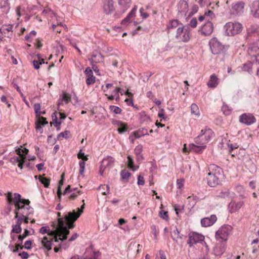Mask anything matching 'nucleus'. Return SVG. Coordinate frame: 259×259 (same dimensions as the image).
I'll return each mask as SVG.
<instances>
[{
	"instance_id": "12",
	"label": "nucleus",
	"mask_w": 259,
	"mask_h": 259,
	"mask_svg": "<svg viewBox=\"0 0 259 259\" xmlns=\"http://www.w3.org/2000/svg\"><path fill=\"white\" fill-rule=\"evenodd\" d=\"M204 240V236L196 232L190 233L189 235V239L187 243L189 244L190 247L194 244L200 243Z\"/></svg>"
},
{
	"instance_id": "52",
	"label": "nucleus",
	"mask_w": 259,
	"mask_h": 259,
	"mask_svg": "<svg viewBox=\"0 0 259 259\" xmlns=\"http://www.w3.org/2000/svg\"><path fill=\"white\" fill-rule=\"evenodd\" d=\"M204 16L205 17H209L210 19H212L215 17V15L213 11L208 10L204 13Z\"/></svg>"
},
{
	"instance_id": "44",
	"label": "nucleus",
	"mask_w": 259,
	"mask_h": 259,
	"mask_svg": "<svg viewBox=\"0 0 259 259\" xmlns=\"http://www.w3.org/2000/svg\"><path fill=\"white\" fill-rule=\"evenodd\" d=\"M30 232L27 229H24V232L22 235H19L18 236V241L22 242L23 239H24L27 236L29 235Z\"/></svg>"
},
{
	"instance_id": "55",
	"label": "nucleus",
	"mask_w": 259,
	"mask_h": 259,
	"mask_svg": "<svg viewBox=\"0 0 259 259\" xmlns=\"http://www.w3.org/2000/svg\"><path fill=\"white\" fill-rule=\"evenodd\" d=\"M225 247L224 246H222L221 247H215V251L217 255H221L223 253V252L225 251Z\"/></svg>"
},
{
	"instance_id": "60",
	"label": "nucleus",
	"mask_w": 259,
	"mask_h": 259,
	"mask_svg": "<svg viewBox=\"0 0 259 259\" xmlns=\"http://www.w3.org/2000/svg\"><path fill=\"white\" fill-rule=\"evenodd\" d=\"M197 25V21L195 18L192 19L190 22V26L192 28H195Z\"/></svg>"
},
{
	"instance_id": "7",
	"label": "nucleus",
	"mask_w": 259,
	"mask_h": 259,
	"mask_svg": "<svg viewBox=\"0 0 259 259\" xmlns=\"http://www.w3.org/2000/svg\"><path fill=\"white\" fill-rule=\"evenodd\" d=\"M102 10L103 14L107 16L113 15L114 17L116 18L121 15H116L117 10H116L115 3L114 0H103L102 5Z\"/></svg>"
},
{
	"instance_id": "36",
	"label": "nucleus",
	"mask_w": 259,
	"mask_h": 259,
	"mask_svg": "<svg viewBox=\"0 0 259 259\" xmlns=\"http://www.w3.org/2000/svg\"><path fill=\"white\" fill-rule=\"evenodd\" d=\"M171 237L174 240L177 241L178 239H182L183 235H181L177 228L171 232Z\"/></svg>"
},
{
	"instance_id": "9",
	"label": "nucleus",
	"mask_w": 259,
	"mask_h": 259,
	"mask_svg": "<svg viewBox=\"0 0 259 259\" xmlns=\"http://www.w3.org/2000/svg\"><path fill=\"white\" fill-rule=\"evenodd\" d=\"M225 33L228 36H233L240 33L242 30V25L240 23L229 22L224 26Z\"/></svg>"
},
{
	"instance_id": "35",
	"label": "nucleus",
	"mask_w": 259,
	"mask_h": 259,
	"mask_svg": "<svg viewBox=\"0 0 259 259\" xmlns=\"http://www.w3.org/2000/svg\"><path fill=\"white\" fill-rule=\"evenodd\" d=\"M127 166L129 168H131L133 171L137 170L138 168H139V166H136L134 165V162L133 158L131 156L128 155L127 156Z\"/></svg>"
},
{
	"instance_id": "14",
	"label": "nucleus",
	"mask_w": 259,
	"mask_h": 259,
	"mask_svg": "<svg viewBox=\"0 0 259 259\" xmlns=\"http://www.w3.org/2000/svg\"><path fill=\"white\" fill-rule=\"evenodd\" d=\"M239 121L247 125H251L255 122L254 116L250 113H243L239 117Z\"/></svg>"
},
{
	"instance_id": "22",
	"label": "nucleus",
	"mask_w": 259,
	"mask_h": 259,
	"mask_svg": "<svg viewBox=\"0 0 259 259\" xmlns=\"http://www.w3.org/2000/svg\"><path fill=\"white\" fill-rule=\"evenodd\" d=\"M71 192L72 193L68 197V199L69 200H74L77 198V197L79 195L81 192L80 191L78 190L77 188L73 189V190L71 189V187L70 185H68L67 187L65 189L63 194L65 195L67 193Z\"/></svg>"
},
{
	"instance_id": "31",
	"label": "nucleus",
	"mask_w": 259,
	"mask_h": 259,
	"mask_svg": "<svg viewBox=\"0 0 259 259\" xmlns=\"http://www.w3.org/2000/svg\"><path fill=\"white\" fill-rule=\"evenodd\" d=\"M207 84L209 88H213L216 87L218 84V78L214 74L211 75L210 79Z\"/></svg>"
},
{
	"instance_id": "1",
	"label": "nucleus",
	"mask_w": 259,
	"mask_h": 259,
	"mask_svg": "<svg viewBox=\"0 0 259 259\" xmlns=\"http://www.w3.org/2000/svg\"><path fill=\"white\" fill-rule=\"evenodd\" d=\"M5 195L8 203L10 205H14L15 219H21V224L23 222L28 224V215L30 214L29 210L31 208L29 206L30 201L28 199H22L21 195L17 193L8 192Z\"/></svg>"
},
{
	"instance_id": "29",
	"label": "nucleus",
	"mask_w": 259,
	"mask_h": 259,
	"mask_svg": "<svg viewBox=\"0 0 259 259\" xmlns=\"http://www.w3.org/2000/svg\"><path fill=\"white\" fill-rule=\"evenodd\" d=\"M92 63H97L103 61V57L100 53L98 52H93L89 59Z\"/></svg>"
},
{
	"instance_id": "43",
	"label": "nucleus",
	"mask_w": 259,
	"mask_h": 259,
	"mask_svg": "<svg viewBox=\"0 0 259 259\" xmlns=\"http://www.w3.org/2000/svg\"><path fill=\"white\" fill-rule=\"evenodd\" d=\"M63 181H64V174H62L61 176V179L59 182V186H58V190H57V195L59 198H61V196L62 194V193L61 190V186L63 184Z\"/></svg>"
},
{
	"instance_id": "39",
	"label": "nucleus",
	"mask_w": 259,
	"mask_h": 259,
	"mask_svg": "<svg viewBox=\"0 0 259 259\" xmlns=\"http://www.w3.org/2000/svg\"><path fill=\"white\" fill-rule=\"evenodd\" d=\"M191 112L192 114L199 116L200 115V112L198 106L195 104H192L191 106Z\"/></svg>"
},
{
	"instance_id": "40",
	"label": "nucleus",
	"mask_w": 259,
	"mask_h": 259,
	"mask_svg": "<svg viewBox=\"0 0 259 259\" xmlns=\"http://www.w3.org/2000/svg\"><path fill=\"white\" fill-rule=\"evenodd\" d=\"M120 176L121 179L125 181L126 182L128 181V178L131 176V174L126 169H123L121 170L120 172Z\"/></svg>"
},
{
	"instance_id": "23",
	"label": "nucleus",
	"mask_w": 259,
	"mask_h": 259,
	"mask_svg": "<svg viewBox=\"0 0 259 259\" xmlns=\"http://www.w3.org/2000/svg\"><path fill=\"white\" fill-rule=\"evenodd\" d=\"M250 13L253 17L259 19V1H255L251 4Z\"/></svg>"
},
{
	"instance_id": "28",
	"label": "nucleus",
	"mask_w": 259,
	"mask_h": 259,
	"mask_svg": "<svg viewBox=\"0 0 259 259\" xmlns=\"http://www.w3.org/2000/svg\"><path fill=\"white\" fill-rule=\"evenodd\" d=\"M21 224H21V219H19L18 220H17L16 222V224L12 226V231L11 232V236L12 238L13 237V236H12L13 233L19 234L21 232V231H22V228L21 227Z\"/></svg>"
},
{
	"instance_id": "32",
	"label": "nucleus",
	"mask_w": 259,
	"mask_h": 259,
	"mask_svg": "<svg viewBox=\"0 0 259 259\" xmlns=\"http://www.w3.org/2000/svg\"><path fill=\"white\" fill-rule=\"evenodd\" d=\"M53 16L56 19V23H55V22L53 21V19L51 20V21H52V25L53 30H55V29L56 28L57 26H61L65 28V29H67V26L66 25H63L62 24V21L60 20V18H58L55 14Z\"/></svg>"
},
{
	"instance_id": "24",
	"label": "nucleus",
	"mask_w": 259,
	"mask_h": 259,
	"mask_svg": "<svg viewBox=\"0 0 259 259\" xmlns=\"http://www.w3.org/2000/svg\"><path fill=\"white\" fill-rule=\"evenodd\" d=\"M182 24L177 19H173L170 20L168 23L166 25V31L167 33H170L172 29L176 28L177 27H179V26H181Z\"/></svg>"
},
{
	"instance_id": "6",
	"label": "nucleus",
	"mask_w": 259,
	"mask_h": 259,
	"mask_svg": "<svg viewBox=\"0 0 259 259\" xmlns=\"http://www.w3.org/2000/svg\"><path fill=\"white\" fill-rule=\"evenodd\" d=\"M213 136V132L210 128L205 127L201 130L199 135L195 139V142L197 144L206 146V144Z\"/></svg>"
},
{
	"instance_id": "2",
	"label": "nucleus",
	"mask_w": 259,
	"mask_h": 259,
	"mask_svg": "<svg viewBox=\"0 0 259 259\" xmlns=\"http://www.w3.org/2000/svg\"><path fill=\"white\" fill-rule=\"evenodd\" d=\"M58 220L57 222L53 223V226L55 227L56 230L52 232L50 234V237L56 239L55 233H57L60 240H64L67 239V236L69 233L68 223L66 221L65 217L68 215L66 214L64 218L61 217V212L57 213Z\"/></svg>"
},
{
	"instance_id": "15",
	"label": "nucleus",
	"mask_w": 259,
	"mask_h": 259,
	"mask_svg": "<svg viewBox=\"0 0 259 259\" xmlns=\"http://www.w3.org/2000/svg\"><path fill=\"white\" fill-rule=\"evenodd\" d=\"M28 149L26 148L21 149V148H19L16 150V154L19 156H21V158L18 162V166L20 169H22L23 168V164L25 162V160L26 159V155L28 154Z\"/></svg>"
},
{
	"instance_id": "64",
	"label": "nucleus",
	"mask_w": 259,
	"mask_h": 259,
	"mask_svg": "<svg viewBox=\"0 0 259 259\" xmlns=\"http://www.w3.org/2000/svg\"><path fill=\"white\" fill-rule=\"evenodd\" d=\"M184 209L183 206L181 205H175V210L177 215H178L180 212H181Z\"/></svg>"
},
{
	"instance_id": "54",
	"label": "nucleus",
	"mask_w": 259,
	"mask_h": 259,
	"mask_svg": "<svg viewBox=\"0 0 259 259\" xmlns=\"http://www.w3.org/2000/svg\"><path fill=\"white\" fill-rule=\"evenodd\" d=\"M85 161H80L79 163V172L82 174L85 168Z\"/></svg>"
},
{
	"instance_id": "61",
	"label": "nucleus",
	"mask_w": 259,
	"mask_h": 259,
	"mask_svg": "<svg viewBox=\"0 0 259 259\" xmlns=\"http://www.w3.org/2000/svg\"><path fill=\"white\" fill-rule=\"evenodd\" d=\"M228 146L230 148V150L229 151V153H231L234 149H237L239 147V146L236 143L234 144H228Z\"/></svg>"
},
{
	"instance_id": "45",
	"label": "nucleus",
	"mask_w": 259,
	"mask_h": 259,
	"mask_svg": "<svg viewBox=\"0 0 259 259\" xmlns=\"http://www.w3.org/2000/svg\"><path fill=\"white\" fill-rule=\"evenodd\" d=\"M230 194V192L228 190H225L224 191H222L220 193L219 196L221 198H225L229 197Z\"/></svg>"
},
{
	"instance_id": "27",
	"label": "nucleus",
	"mask_w": 259,
	"mask_h": 259,
	"mask_svg": "<svg viewBox=\"0 0 259 259\" xmlns=\"http://www.w3.org/2000/svg\"><path fill=\"white\" fill-rule=\"evenodd\" d=\"M206 146L199 144H190L189 145L190 151H194L197 153H201L206 148Z\"/></svg>"
},
{
	"instance_id": "47",
	"label": "nucleus",
	"mask_w": 259,
	"mask_h": 259,
	"mask_svg": "<svg viewBox=\"0 0 259 259\" xmlns=\"http://www.w3.org/2000/svg\"><path fill=\"white\" fill-rule=\"evenodd\" d=\"M42 14L48 16H50L51 17H53V15H55L54 12L50 9L49 8L45 9V10H44V11L42 12Z\"/></svg>"
},
{
	"instance_id": "51",
	"label": "nucleus",
	"mask_w": 259,
	"mask_h": 259,
	"mask_svg": "<svg viewBox=\"0 0 259 259\" xmlns=\"http://www.w3.org/2000/svg\"><path fill=\"white\" fill-rule=\"evenodd\" d=\"M21 158V156H14L10 158V162L13 164H16L18 163L20 159Z\"/></svg>"
},
{
	"instance_id": "56",
	"label": "nucleus",
	"mask_w": 259,
	"mask_h": 259,
	"mask_svg": "<svg viewBox=\"0 0 259 259\" xmlns=\"http://www.w3.org/2000/svg\"><path fill=\"white\" fill-rule=\"evenodd\" d=\"M69 134V132L67 131L64 132H62L58 135V138H60L61 139H62V138H66L68 137Z\"/></svg>"
},
{
	"instance_id": "38",
	"label": "nucleus",
	"mask_w": 259,
	"mask_h": 259,
	"mask_svg": "<svg viewBox=\"0 0 259 259\" xmlns=\"http://www.w3.org/2000/svg\"><path fill=\"white\" fill-rule=\"evenodd\" d=\"M142 148H143V147L141 145H139L136 147V148L134 150L135 153L137 156V158L138 160H140V159H142V157L141 155V153L142 151Z\"/></svg>"
},
{
	"instance_id": "34",
	"label": "nucleus",
	"mask_w": 259,
	"mask_h": 259,
	"mask_svg": "<svg viewBox=\"0 0 259 259\" xmlns=\"http://www.w3.org/2000/svg\"><path fill=\"white\" fill-rule=\"evenodd\" d=\"M133 134L136 138H139L143 136L148 135V133L147 129L142 128L134 132Z\"/></svg>"
},
{
	"instance_id": "46",
	"label": "nucleus",
	"mask_w": 259,
	"mask_h": 259,
	"mask_svg": "<svg viewBox=\"0 0 259 259\" xmlns=\"http://www.w3.org/2000/svg\"><path fill=\"white\" fill-rule=\"evenodd\" d=\"M9 247H11V249L13 248L12 251L14 252H16L18 251V249H23L24 248V245H22V242H21V243H18L16 244L15 245V247H14L13 246H9Z\"/></svg>"
},
{
	"instance_id": "53",
	"label": "nucleus",
	"mask_w": 259,
	"mask_h": 259,
	"mask_svg": "<svg viewBox=\"0 0 259 259\" xmlns=\"http://www.w3.org/2000/svg\"><path fill=\"white\" fill-rule=\"evenodd\" d=\"M185 180L184 179H178L177 181V187L179 189H182L184 187Z\"/></svg>"
},
{
	"instance_id": "3",
	"label": "nucleus",
	"mask_w": 259,
	"mask_h": 259,
	"mask_svg": "<svg viewBox=\"0 0 259 259\" xmlns=\"http://www.w3.org/2000/svg\"><path fill=\"white\" fill-rule=\"evenodd\" d=\"M209 172L206 177L207 184L214 187L221 184L224 175L222 169L215 164H210L208 167Z\"/></svg>"
},
{
	"instance_id": "48",
	"label": "nucleus",
	"mask_w": 259,
	"mask_h": 259,
	"mask_svg": "<svg viewBox=\"0 0 259 259\" xmlns=\"http://www.w3.org/2000/svg\"><path fill=\"white\" fill-rule=\"evenodd\" d=\"M222 110L226 115H228L231 113V110L227 105H223L222 106Z\"/></svg>"
},
{
	"instance_id": "42",
	"label": "nucleus",
	"mask_w": 259,
	"mask_h": 259,
	"mask_svg": "<svg viewBox=\"0 0 259 259\" xmlns=\"http://www.w3.org/2000/svg\"><path fill=\"white\" fill-rule=\"evenodd\" d=\"M249 53L251 57L258 56L259 55V48L254 46L250 49Z\"/></svg>"
},
{
	"instance_id": "8",
	"label": "nucleus",
	"mask_w": 259,
	"mask_h": 259,
	"mask_svg": "<svg viewBox=\"0 0 259 259\" xmlns=\"http://www.w3.org/2000/svg\"><path fill=\"white\" fill-rule=\"evenodd\" d=\"M84 201V200H82L83 204L81 206L80 208H77L76 212L75 210H73L72 212H68V215L65 217L66 221L68 223L69 228H73L74 227V222L77 220L82 213L85 205Z\"/></svg>"
},
{
	"instance_id": "26",
	"label": "nucleus",
	"mask_w": 259,
	"mask_h": 259,
	"mask_svg": "<svg viewBox=\"0 0 259 259\" xmlns=\"http://www.w3.org/2000/svg\"><path fill=\"white\" fill-rule=\"evenodd\" d=\"M70 259H95V254L91 248L87 249L84 257H79L78 255L74 256Z\"/></svg>"
},
{
	"instance_id": "19",
	"label": "nucleus",
	"mask_w": 259,
	"mask_h": 259,
	"mask_svg": "<svg viewBox=\"0 0 259 259\" xmlns=\"http://www.w3.org/2000/svg\"><path fill=\"white\" fill-rule=\"evenodd\" d=\"M178 8L179 15H181L182 16H186L189 10L188 4L187 1L185 0L180 1L179 3Z\"/></svg>"
},
{
	"instance_id": "62",
	"label": "nucleus",
	"mask_w": 259,
	"mask_h": 259,
	"mask_svg": "<svg viewBox=\"0 0 259 259\" xmlns=\"http://www.w3.org/2000/svg\"><path fill=\"white\" fill-rule=\"evenodd\" d=\"M145 184V180L144 177L141 175H139L138 177V184L139 185H144Z\"/></svg>"
},
{
	"instance_id": "20",
	"label": "nucleus",
	"mask_w": 259,
	"mask_h": 259,
	"mask_svg": "<svg viewBox=\"0 0 259 259\" xmlns=\"http://www.w3.org/2000/svg\"><path fill=\"white\" fill-rule=\"evenodd\" d=\"M84 74L86 75V83L88 85L93 84L96 81V77L93 75V72L90 67H87L85 71Z\"/></svg>"
},
{
	"instance_id": "17",
	"label": "nucleus",
	"mask_w": 259,
	"mask_h": 259,
	"mask_svg": "<svg viewBox=\"0 0 259 259\" xmlns=\"http://www.w3.org/2000/svg\"><path fill=\"white\" fill-rule=\"evenodd\" d=\"M112 124L115 125L119 134H122L126 132L128 128L127 123L120 120H114L112 121Z\"/></svg>"
},
{
	"instance_id": "37",
	"label": "nucleus",
	"mask_w": 259,
	"mask_h": 259,
	"mask_svg": "<svg viewBox=\"0 0 259 259\" xmlns=\"http://www.w3.org/2000/svg\"><path fill=\"white\" fill-rule=\"evenodd\" d=\"M38 179L39 181L44 185L46 188H48L50 184V180L46 177H44L42 176H39Z\"/></svg>"
},
{
	"instance_id": "49",
	"label": "nucleus",
	"mask_w": 259,
	"mask_h": 259,
	"mask_svg": "<svg viewBox=\"0 0 259 259\" xmlns=\"http://www.w3.org/2000/svg\"><path fill=\"white\" fill-rule=\"evenodd\" d=\"M252 64L251 63H245L242 67V70L245 71L250 72L251 69Z\"/></svg>"
},
{
	"instance_id": "33",
	"label": "nucleus",
	"mask_w": 259,
	"mask_h": 259,
	"mask_svg": "<svg viewBox=\"0 0 259 259\" xmlns=\"http://www.w3.org/2000/svg\"><path fill=\"white\" fill-rule=\"evenodd\" d=\"M113 162L114 159L112 157H108L107 158L104 159L102 162L100 172H101V170L104 167L105 168L106 166L112 164Z\"/></svg>"
},
{
	"instance_id": "13",
	"label": "nucleus",
	"mask_w": 259,
	"mask_h": 259,
	"mask_svg": "<svg viewBox=\"0 0 259 259\" xmlns=\"http://www.w3.org/2000/svg\"><path fill=\"white\" fill-rule=\"evenodd\" d=\"M117 2L118 6L116 15L122 14L125 13L130 8L132 0H117Z\"/></svg>"
},
{
	"instance_id": "18",
	"label": "nucleus",
	"mask_w": 259,
	"mask_h": 259,
	"mask_svg": "<svg viewBox=\"0 0 259 259\" xmlns=\"http://www.w3.org/2000/svg\"><path fill=\"white\" fill-rule=\"evenodd\" d=\"M245 4L240 1L232 5V13L234 15H240L243 12Z\"/></svg>"
},
{
	"instance_id": "59",
	"label": "nucleus",
	"mask_w": 259,
	"mask_h": 259,
	"mask_svg": "<svg viewBox=\"0 0 259 259\" xmlns=\"http://www.w3.org/2000/svg\"><path fill=\"white\" fill-rule=\"evenodd\" d=\"M71 98L69 94L67 93H63L62 100L65 101L66 103H68L70 101Z\"/></svg>"
},
{
	"instance_id": "63",
	"label": "nucleus",
	"mask_w": 259,
	"mask_h": 259,
	"mask_svg": "<svg viewBox=\"0 0 259 259\" xmlns=\"http://www.w3.org/2000/svg\"><path fill=\"white\" fill-rule=\"evenodd\" d=\"M32 241L31 240H27L25 241L24 248L27 249H30L31 248Z\"/></svg>"
},
{
	"instance_id": "25",
	"label": "nucleus",
	"mask_w": 259,
	"mask_h": 259,
	"mask_svg": "<svg viewBox=\"0 0 259 259\" xmlns=\"http://www.w3.org/2000/svg\"><path fill=\"white\" fill-rule=\"evenodd\" d=\"M243 205L244 202L242 201L239 202L232 201L229 204L230 212L231 213H233L238 211Z\"/></svg>"
},
{
	"instance_id": "10",
	"label": "nucleus",
	"mask_w": 259,
	"mask_h": 259,
	"mask_svg": "<svg viewBox=\"0 0 259 259\" xmlns=\"http://www.w3.org/2000/svg\"><path fill=\"white\" fill-rule=\"evenodd\" d=\"M232 230V227L231 226L223 225L215 232V237L219 241H226L228 240Z\"/></svg>"
},
{
	"instance_id": "58",
	"label": "nucleus",
	"mask_w": 259,
	"mask_h": 259,
	"mask_svg": "<svg viewBox=\"0 0 259 259\" xmlns=\"http://www.w3.org/2000/svg\"><path fill=\"white\" fill-rule=\"evenodd\" d=\"M77 157L79 159H81L82 161H87L88 160V158L87 156L84 155L83 153L79 152L77 154Z\"/></svg>"
},
{
	"instance_id": "4",
	"label": "nucleus",
	"mask_w": 259,
	"mask_h": 259,
	"mask_svg": "<svg viewBox=\"0 0 259 259\" xmlns=\"http://www.w3.org/2000/svg\"><path fill=\"white\" fill-rule=\"evenodd\" d=\"M53 231H50V228L48 226L42 227L39 229V232L42 234H45L46 233L48 234V236H45L43 237L41 241V244L42 246L46 248L48 251L52 249V247L54 245L53 244L54 242H58V240H60L59 238L58 239V237L59 236L57 233H55V236L56 237V239L55 238H52L50 237V234Z\"/></svg>"
},
{
	"instance_id": "57",
	"label": "nucleus",
	"mask_w": 259,
	"mask_h": 259,
	"mask_svg": "<svg viewBox=\"0 0 259 259\" xmlns=\"http://www.w3.org/2000/svg\"><path fill=\"white\" fill-rule=\"evenodd\" d=\"M198 10V7L196 5H194L193 6L192 11L188 14V17H191L193 14L196 13Z\"/></svg>"
},
{
	"instance_id": "50",
	"label": "nucleus",
	"mask_w": 259,
	"mask_h": 259,
	"mask_svg": "<svg viewBox=\"0 0 259 259\" xmlns=\"http://www.w3.org/2000/svg\"><path fill=\"white\" fill-rule=\"evenodd\" d=\"M110 108L115 114H120L121 112V109L115 106H110Z\"/></svg>"
},
{
	"instance_id": "11",
	"label": "nucleus",
	"mask_w": 259,
	"mask_h": 259,
	"mask_svg": "<svg viewBox=\"0 0 259 259\" xmlns=\"http://www.w3.org/2000/svg\"><path fill=\"white\" fill-rule=\"evenodd\" d=\"M209 46L211 52L214 55L220 54L224 52V46L215 37L210 40Z\"/></svg>"
},
{
	"instance_id": "30",
	"label": "nucleus",
	"mask_w": 259,
	"mask_h": 259,
	"mask_svg": "<svg viewBox=\"0 0 259 259\" xmlns=\"http://www.w3.org/2000/svg\"><path fill=\"white\" fill-rule=\"evenodd\" d=\"M137 10V7L135 6L129 13L128 15L121 21V24L122 25H126L128 23H129L130 20L135 16Z\"/></svg>"
},
{
	"instance_id": "41",
	"label": "nucleus",
	"mask_w": 259,
	"mask_h": 259,
	"mask_svg": "<svg viewBox=\"0 0 259 259\" xmlns=\"http://www.w3.org/2000/svg\"><path fill=\"white\" fill-rule=\"evenodd\" d=\"M99 190L101 191V194L103 195H106L109 193V187L106 185H101L99 187Z\"/></svg>"
},
{
	"instance_id": "5",
	"label": "nucleus",
	"mask_w": 259,
	"mask_h": 259,
	"mask_svg": "<svg viewBox=\"0 0 259 259\" xmlns=\"http://www.w3.org/2000/svg\"><path fill=\"white\" fill-rule=\"evenodd\" d=\"M191 36L190 26L186 25H182L177 28L175 37L179 41L187 42L189 40Z\"/></svg>"
},
{
	"instance_id": "21",
	"label": "nucleus",
	"mask_w": 259,
	"mask_h": 259,
	"mask_svg": "<svg viewBox=\"0 0 259 259\" xmlns=\"http://www.w3.org/2000/svg\"><path fill=\"white\" fill-rule=\"evenodd\" d=\"M217 220L215 215L212 214L209 217H206L201 220L202 227H207L212 226Z\"/></svg>"
},
{
	"instance_id": "16",
	"label": "nucleus",
	"mask_w": 259,
	"mask_h": 259,
	"mask_svg": "<svg viewBox=\"0 0 259 259\" xmlns=\"http://www.w3.org/2000/svg\"><path fill=\"white\" fill-rule=\"evenodd\" d=\"M213 30V25L211 22L208 20L200 29L199 31L204 36L210 35Z\"/></svg>"
}]
</instances>
